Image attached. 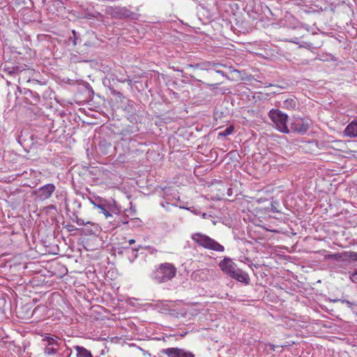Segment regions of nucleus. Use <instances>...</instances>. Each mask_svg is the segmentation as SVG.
Listing matches in <instances>:
<instances>
[{"instance_id": "nucleus-1", "label": "nucleus", "mask_w": 357, "mask_h": 357, "mask_svg": "<svg viewBox=\"0 0 357 357\" xmlns=\"http://www.w3.org/2000/svg\"><path fill=\"white\" fill-rule=\"evenodd\" d=\"M219 266L221 270L231 278L238 282L248 284L249 275L241 269L238 268L236 264L231 259L225 258L219 263Z\"/></svg>"}, {"instance_id": "nucleus-2", "label": "nucleus", "mask_w": 357, "mask_h": 357, "mask_svg": "<svg viewBox=\"0 0 357 357\" xmlns=\"http://www.w3.org/2000/svg\"><path fill=\"white\" fill-rule=\"evenodd\" d=\"M176 273V268L170 263L160 264L152 273V278L158 283H162L172 280Z\"/></svg>"}, {"instance_id": "nucleus-3", "label": "nucleus", "mask_w": 357, "mask_h": 357, "mask_svg": "<svg viewBox=\"0 0 357 357\" xmlns=\"http://www.w3.org/2000/svg\"><path fill=\"white\" fill-rule=\"evenodd\" d=\"M268 116L274 123L278 130L282 133H289L290 132L287 126L288 115L282 112L280 109H272L268 113Z\"/></svg>"}, {"instance_id": "nucleus-4", "label": "nucleus", "mask_w": 357, "mask_h": 357, "mask_svg": "<svg viewBox=\"0 0 357 357\" xmlns=\"http://www.w3.org/2000/svg\"><path fill=\"white\" fill-rule=\"evenodd\" d=\"M192 238L199 245L203 246L205 248L211 249L218 252L224 251V247L222 245L205 235L195 234L192 235Z\"/></svg>"}, {"instance_id": "nucleus-5", "label": "nucleus", "mask_w": 357, "mask_h": 357, "mask_svg": "<svg viewBox=\"0 0 357 357\" xmlns=\"http://www.w3.org/2000/svg\"><path fill=\"white\" fill-rule=\"evenodd\" d=\"M63 229H66L70 235H98L99 229L98 227H95L94 229H91L88 225H82L83 227H76L75 225H63Z\"/></svg>"}, {"instance_id": "nucleus-6", "label": "nucleus", "mask_w": 357, "mask_h": 357, "mask_svg": "<svg viewBox=\"0 0 357 357\" xmlns=\"http://www.w3.org/2000/svg\"><path fill=\"white\" fill-rule=\"evenodd\" d=\"M269 206H266L264 208H259L257 209V213H262V215H268L269 218L271 217L270 215L271 212L276 213L279 215L278 217H274L275 219L281 220L283 222L288 221L286 215L284 213H282L280 210H278V207L280 206V203L278 201L274 200L273 197H271L269 203Z\"/></svg>"}, {"instance_id": "nucleus-7", "label": "nucleus", "mask_w": 357, "mask_h": 357, "mask_svg": "<svg viewBox=\"0 0 357 357\" xmlns=\"http://www.w3.org/2000/svg\"><path fill=\"white\" fill-rule=\"evenodd\" d=\"M55 190L54 184L47 183L33 191L32 194L36 200L45 201L52 196Z\"/></svg>"}, {"instance_id": "nucleus-8", "label": "nucleus", "mask_w": 357, "mask_h": 357, "mask_svg": "<svg viewBox=\"0 0 357 357\" xmlns=\"http://www.w3.org/2000/svg\"><path fill=\"white\" fill-rule=\"evenodd\" d=\"M312 124V122L309 119H297L291 123L289 130L300 135H304Z\"/></svg>"}, {"instance_id": "nucleus-9", "label": "nucleus", "mask_w": 357, "mask_h": 357, "mask_svg": "<svg viewBox=\"0 0 357 357\" xmlns=\"http://www.w3.org/2000/svg\"><path fill=\"white\" fill-rule=\"evenodd\" d=\"M258 208H257L256 213H254L253 212H252L250 211H243L239 215V217H240L239 221L243 220V221L245 222V223H248V222L255 223V222H257V221L263 222V219L264 220H266V216L263 217L262 213H257Z\"/></svg>"}, {"instance_id": "nucleus-10", "label": "nucleus", "mask_w": 357, "mask_h": 357, "mask_svg": "<svg viewBox=\"0 0 357 357\" xmlns=\"http://www.w3.org/2000/svg\"><path fill=\"white\" fill-rule=\"evenodd\" d=\"M161 353L168 357H195V354L192 352L178 347L163 349L161 350Z\"/></svg>"}, {"instance_id": "nucleus-11", "label": "nucleus", "mask_w": 357, "mask_h": 357, "mask_svg": "<svg viewBox=\"0 0 357 357\" xmlns=\"http://www.w3.org/2000/svg\"><path fill=\"white\" fill-rule=\"evenodd\" d=\"M112 16L115 19L133 18L135 13L126 7H115L111 12Z\"/></svg>"}, {"instance_id": "nucleus-12", "label": "nucleus", "mask_w": 357, "mask_h": 357, "mask_svg": "<svg viewBox=\"0 0 357 357\" xmlns=\"http://www.w3.org/2000/svg\"><path fill=\"white\" fill-rule=\"evenodd\" d=\"M43 342H46L45 347L44 349V353L47 355L55 354L59 349V342L56 339L46 337L43 339Z\"/></svg>"}, {"instance_id": "nucleus-13", "label": "nucleus", "mask_w": 357, "mask_h": 357, "mask_svg": "<svg viewBox=\"0 0 357 357\" xmlns=\"http://www.w3.org/2000/svg\"><path fill=\"white\" fill-rule=\"evenodd\" d=\"M24 100L26 104L37 105L40 101V97L37 92L28 89H24Z\"/></svg>"}, {"instance_id": "nucleus-14", "label": "nucleus", "mask_w": 357, "mask_h": 357, "mask_svg": "<svg viewBox=\"0 0 357 357\" xmlns=\"http://www.w3.org/2000/svg\"><path fill=\"white\" fill-rule=\"evenodd\" d=\"M344 135L350 138L357 137V120L350 122L344 130Z\"/></svg>"}, {"instance_id": "nucleus-15", "label": "nucleus", "mask_w": 357, "mask_h": 357, "mask_svg": "<svg viewBox=\"0 0 357 357\" xmlns=\"http://www.w3.org/2000/svg\"><path fill=\"white\" fill-rule=\"evenodd\" d=\"M97 208L100 209L106 218L111 217L112 216V213L114 211L115 202L111 203L107 201Z\"/></svg>"}, {"instance_id": "nucleus-16", "label": "nucleus", "mask_w": 357, "mask_h": 357, "mask_svg": "<svg viewBox=\"0 0 357 357\" xmlns=\"http://www.w3.org/2000/svg\"><path fill=\"white\" fill-rule=\"evenodd\" d=\"M98 148L101 153L108 155L110 153V150L112 149V145L111 143L107 142V140L101 139L98 144Z\"/></svg>"}, {"instance_id": "nucleus-17", "label": "nucleus", "mask_w": 357, "mask_h": 357, "mask_svg": "<svg viewBox=\"0 0 357 357\" xmlns=\"http://www.w3.org/2000/svg\"><path fill=\"white\" fill-rule=\"evenodd\" d=\"M73 348L77 352V357H92L91 351L84 347L76 345Z\"/></svg>"}, {"instance_id": "nucleus-18", "label": "nucleus", "mask_w": 357, "mask_h": 357, "mask_svg": "<svg viewBox=\"0 0 357 357\" xmlns=\"http://www.w3.org/2000/svg\"><path fill=\"white\" fill-rule=\"evenodd\" d=\"M298 106V101L295 98H291L283 102L282 107L287 109H294Z\"/></svg>"}, {"instance_id": "nucleus-19", "label": "nucleus", "mask_w": 357, "mask_h": 357, "mask_svg": "<svg viewBox=\"0 0 357 357\" xmlns=\"http://www.w3.org/2000/svg\"><path fill=\"white\" fill-rule=\"evenodd\" d=\"M83 17L86 19H97L100 20L102 17V15L96 10H86L83 13Z\"/></svg>"}, {"instance_id": "nucleus-20", "label": "nucleus", "mask_w": 357, "mask_h": 357, "mask_svg": "<svg viewBox=\"0 0 357 357\" xmlns=\"http://www.w3.org/2000/svg\"><path fill=\"white\" fill-rule=\"evenodd\" d=\"M5 70L8 72V75H15L18 74H22L25 70V68H23L18 66H14L11 67L5 68Z\"/></svg>"}, {"instance_id": "nucleus-21", "label": "nucleus", "mask_w": 357, "mask_h": 357, "mask_svg": "<svg viewBox=\"0 0 357 357\" xmlns=\"http://www.w3.org/2000/svg\"><path fill=\"white\" fill-rule=\"evenodd\" d=\"M346 256H347L346 252H343L341 253H335V254L330 255H328V258L331 259H333V260L345 261Z\"/></svg>"}, {"instance_id": "nucleus-22", "label": "nucleus", "mask_w": 357, "mask_h": 357, "mask_svg": "<svg viewBox=\"0 0 357 357\" xmlns=\"http://www.w3.org/2000/svg\"><path fill=\"white\" fill-rule=\"evenodd\" d=\"M89 200L90 202L96 208L99 207L100 206L107 202V200L99 197H96L94 199L89 198Z\"/></svg>"}, {"instance_id": "nucleus-23", "label": "nucleus", "mask_w": 357, "mask_h": 357, "mask_svg": "<svg viewBox=\"0 0 357 357\" xmlns=\"http://www.w3.org/2000/svg\"><path fill=\"white\" fill-rule=\"evenodd\" d=\"M234 126H230L227 127L222 132H220L219 133V135L220 136H222V137H227V136L230 135L231 134H232L234 132Z\"/></svg>"}, {"instance_id": "nucleus-24", "label": "nucleus", "mask_w": 357, "mask_h": 357, "mask_svg": "<svg viewBox=\"0 0 357 357\" xmlns=\"http://www.w3.org/2000/svg\"><path fill=\"white\" fill-rule=\"evenodd\" d=\"M347 256H346V261H349V259H351L354 261H357V252H346Z\"/></svg>"}, {"instance_id": "nucleus-25", "label": "nucleus", "mask_w": 357, "mask_h": 357, "mask_svg": "<svg viewBox=\"0 0 357 357\" xmlns=\"http://www.w3.org/2000/svg\"><path fill=\"white\" fill-rule=\"evenodd\" d=\"M204 274H205V273L203 270H198V271H196L192 273V277L195 280H197L199 279L204 280V278H202V275H204Z\"/></svg>"}, {"instance_id": "nucleus-26", "label": "nucleus", "mask_w": 357, "mask_h": 357, "mask_svg": "<svg viewBox=\"0 0 357 357\" xmlns=\"http://www.w3.org/2000/svg\"><path fill=\"white\" fill-rule=\"evenodd\" d=\"M255 226H256V227H259L261 228L262 229H264V230H266V231H267L275 232V233H279V232H280V231H279V230H278V229H273V228L271 227V225H268V227H264V226H262V225H255Z\"/></svg>"}, {"instance_id": "nucleus-27", "label": "nucleus", "mask_w": 357, "mask_h": 357, "mask_svg": "<svg viewBox=\"0 0 357 357\" xmlns=\"http://www.w3.org/2000/svg\"><path fill=\"white\" fill-rule=\"evenodd\" d=\"M211 64L212 62L210 61H204L201 63V70H211Z\"/></svg>"}, {"instance_id": "nucleus-28", "label": "nucleus", "mask_w": 357, "mask_h": 357, "mask_svg": "<svg viewBox=\"0 0 357 357\" xmlns=\"http://www.w3.org/2000/svg\"><path fill=\"white\" fill-rule=\"evenodd\" d=\"M225 67H226V66L222 65L220 63L212 62V64H211V70H213L215 73L217 72V70H220L221 68H225Z\"/></svg>"}, {"instance_id": "nucleus-29", "label": "nucleus", "mask_w": 357, "mask_h": 357, "mask_svg": "<svg viewBox=\"0 0 357 357\" xmlns=\"http://www.w3.org/2000/svg\"><path fill=\"white\" fill-rule=\"evenodd\" d=\"M201 63H197L195 64H187L186 68H193V69H200L201 70Z\"/></svg>"}, {"instance_id": "nucleus-30", "label": "nucleus", "mask_w": 357, "mask_h": 357, "mask_svg": "<svg viewBox=\"0 0 357 357\" xmlns=\"http://www.w3.org/2000/svg\"><path fill=\"white\" fill-rule=\"evenodd\" d=\"M192 212H193L196 215H202V216L203 217V218L204 219H206L208 217H211V215H208L206 213H202V212H199L197 210L195 209L194 211H192Z\"/></svg>"}, {"instance_id": "nucleus-31", "label": "nucleus", "mask_w": 357, "mask_h": 357, "mask_svg": "<svg viewBox=\"0 0 357 357\" xmlns=\"http://www.w3.org/2000/svg\"><path fill=\"white\" fill-rule=\"evenodd\" d=\"M72 33H73V43L74 45H75L77 44L76 41L77 40V32L75 30H73L72 31Z\"/></svg>"}, {"instance_id": "nucleus-32", "label": "nucleus", "mask_w": 357, "mask_h": 357, "mask_svg": "<svg viewBox=\"0 0 357 357\" xmlns=\"http://www.w3.org/2000/svg\"><path fill=\"white\" fill-rule=\"evenodd\" d=\"M257 202L258 203H264V202H270V199H266V198H259L257 199Z\"/></svg>"}, {"instance_id": "nucleus-33", "label": "nucleus", "mask_w": 357, "mask_h": 357, "mask_svg": "<svg viewBox=\"0 0 357 357\" xmlns=\"http://www.w3.org/2000/svg\"><path fill=\"white\" fill-rule=\"evenodd\" d=\"M111 92H112V94H114V95H115V96H118V97H119V98H121V97H122V96H123L122 93H121V92H117V91H116L114 89H112V90H111Z\"/></svg>"}, {"instance_id": "nucleus-34", "label": "nucleus", "mask_w": 357, "mask_h": 357, "mask_svg": "<svg viewBox=\"0 0 357 357\" xmlns=\"http://www.w3.org/2000/svg\"><path fill=\"white\" fill-rule=\"evenodd\" d=\"M353 217H351V215L349 216V218H345L344 220H343L344 222H347V223H351L352 222H354L355 220L354 219H352ZM340 220H342V219H340Z\"/></svg>"}, {"instance_id": "nucleus-35", "label": "nucleus", "mask_w": 357, "mask_h": 357, "mask_svg": "<svg viewBox=\"0 0 357 357\" xmlns=\"http://www.w3.org/2000/svg\"><path fill=\"white\" fill-rule=\"evenodd\" d=\"M342 303H346L349 307H351L352 305H354L353 303H351L349 301H347V300H342Z\"/></svg>"}, {"instance_id": "nucleus-36", "label": "nucleus", "mask_w": 357, "mask_h": 357, "mask_svg": "<svg viewBox=\"0 0 357 357\" xmlns=\"http://www.w3.org/2000/svg\"><path fill=\"white\" fill-rule=\"evenodd\" d=\"M216 73L220 74L223 77H227V75L222 69L217 70Z\"/></svg>"}, {"instance_id": "nucleus-37", "label": "nucleus", "mask_w": 357, "mask_h": 357, "mask_svg": "<svg viewBox=\"0 0 357 357\" xmlns=\"http://www.w3.org/2000/svg\"><path fill=\"white\" fill-rule=\"evenodd\" d=\"M17 91L23 94L24 89L22 90L20 86H17Z\"/></svg>"}, {"instance_id": "nucleus-38", "label": "nucleus", "mask_w": 357, "mask_h": 357, "mask_svg": "<svg viewBox=\"0 0 357 357\" xmlns=\"http://www.w3.org/2000/svg\"><path fill=\"white\" fill-rule=\"evenodd\" d=\"M128 242L131 245V244L134 243L135 242V241L134 239H130V240H129Z\"/></svg>"}, {"instance_id": "nucleus-39", "label": "nucleus", "mask_w": 357, "mask_h": 357, "mask_svg": "<svg viewBox=\"0 0 357 357\" xmlns=\"http://www.w3.org/2000/svg\"><path fill=\"white\" fill-rule=\"evenodd\" d=\"M130 213H131V211H130ZM127 215H128V216H129V215L132 216V214H128ZM130 219H131V220H135V219H137V218H134V217H132Z\"/></svg>"}, {"instance_id": "nucleus-40", "label": "nucleus", "mask_w": 357, "mask_h": 357, "mask_svg": "<svg viewBox=\"0 0 357 357\" xmlns=\"http://www.w3.org/2000/svg\"><path fill=\"white\" fill-rule=\"evenodd\" d=\"M173 69H174V70H176V71L182 72V70H180L177 69V68H175L174 67H173Z\"/></svg>"}, {"instance_id": "nucleus-41", "label": "nucleus", "mask_w": 357, "mask_h": 357, "mask_svg": "<svg viewBox=\"0 0 357 357\" xmlns=\"http://www.w3.org/2000/svg\"><path fill=\"white\" fill-rule=\"evenodd\" d=\"M39 308H40V306H37V307L34 309V310H33V311L35 312V311H36V310H37L38 309H39Z\"/></svg>"}, {"instance_id": "nucleus-42", "label": "nucleus", "mask_w": 357, "mask_h": 357, "mask_svg": "<svg viewBox=\"0 0 357 357\" xmlns=\"http://www.w3.org/2000/svg\"><path fill=\"white\" fill-rule=\"evenodd\" d=\"M4 233H13V231H4Z\"/></svg>"}, {"instance_id": "nucleus-43", "label": "nucleus", "mask_w": 357, "mask_h": 357, "mask_svg": "<svg viewBox=\"0 0 357 357\" xmlns=\"http://www.w3.org/2000/svg\"><path fill=\"white\" fill-rule=\"evenodd\" d=\"M122 223H123V224L128 223V221H126V220L122 221Z\"/></svg>"}, {"instance_id": "nucleus-44", "label": "nucleus", "mask_w": 357, "mask_h": 357, "mask_svg": "<svg viewBox=\"0 0 357 357\" xmlns=\"http://www.w3.org/2000/svg\"><path fill=\"white\" fill-rule=\"evenodd\" d=\"M219 84H208L209 86H217Z\"/></svg>"}, {"instance_id": "nucleus-45", "label": "nucleus", "mask_w": 357, "mask_h": 357, "mask_svg": "<svg viewBox=\"0 0 357 357\" xmlns=\"http://www.w3.org/2000/svg\"><path fill=\"white\" fill-rule=\"evenodd\" d=\"M21 77L18 78V82L20 83Z\"/></svg>"}, {"instance_id": "nucleus-46", "label": "nucleus", "mask_w": 357, "mask_h": 357, "mask_svg": "<svg viewBox=\"0 0 357 357\" xmlns=\"http://www.w3.org/2000/svg\"><path fill=\"white\" fill-rule=\"evenodd\" d=\"M129 140H130V142H132V138H130V139H129Z\"/></svg>"}, {"instance_id": "nucleus-47", "label": "nucleus", "mask_w": 357, "mask_h": 357, "mask_svg": "<svg viewBox=\"0 0 357 357\" xmlns=\"http://www.w3.org/2000/svg\"><path fill=\"white\" fill-rule=\"evenodd\" d=\"M86 223L89 224V223H92V222L90 221H87Z\"/></svg>"}, {"instance_id": "nucleus-48", "label": "nucleus", "mask_w": 357, "mask_h": 357, "mask_svg": "<svg viewBox=\"0 0 357 357\" xmlns=\"http://www.w3.org/2000/svg\"><path fill=\"white\" fill-rule=\"evenodd\" d=\"M190 77H195V76L193 75H190Z\"/></svg>"}]
</instances>
